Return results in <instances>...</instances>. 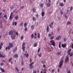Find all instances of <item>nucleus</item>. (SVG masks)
<instances>
[{"mask_svg": "<svg viewBox=\"0 0 73 73\" xmlns=\"http://www.w3.org/2000/svg\"><path fill=\"white\" fill-rule=\"evenodd\" d=\"M64 58V56H63L61 58L60 61L59 63V65L58 66L59 68H61V66H62V65L64 62L63 60Z\"/></svg>", "mask_w": 73, "mask_h": 73, "instance_id": "1", "label": "nucleus"}, {"mask_svg": "<svg viewBox=\"0 0 73 73\" xmlns=\"http://www.w3.org/2000/svg\"><path fill=\"white\" fill-rule=\"evenodd\" d=\"M25 44V43L24 42L22 44V48L23 51H25V46H24Z\"/></svg>", "mask_w": 73, "mask_h": 73, "instance_id": "2", "label": "nucleus"}, {"mask_svg": "<svg viewBox=\"0 0 73 73\" xmlns=\"http://www.w3.org/2000/svg\"><path fill=\"white\" fill-rule=\"evenodd\" d=\"M34 64V62H32L31 63L29 64V66H30V69H32V68H34V66L32 65Z\"/></svg>", "mask_w": 73, "mask_h": 73, "instance_id": "3", "label": "nucleus"}, {"mask_svg": "<svg viewBox=\"0 0 73 73\" xmlns=\"http://www.w3.org/2000/svg\"><path fill=\"white\" fill-rule=\"evenodd\" d=\"M16 37V35H12L11 36V37L12 40H14Z\"/></svg>", "mask_w": 73, "mask_h": 73, "instance_id": "4", "label": "nucleus"}, {"mask_svg": "<svg viewBox=\"0 0 73 73\" xmlns=\"http://www.w3.org/2000/svg\"><path fill=\"white\" fill-rule=\"evenodd\" d=\"M5 55H3V54L1 53H0V57L1 58H4V57H5Z\"/></svg>", "mask_w": 73, "mask_h": 73, "instance_id": "5", "label": "nucleus"}, {"mask_svg": "<svg viewBox=\"0 0 73 73\" xmlns=\"http://www.w3.org/2000/svg\"><path fill=\"white\" fill-rule=\"evenodd\" d=\"M9 46L11 47L12 48L13 46V44L12 43H9Z\"/></svg>", "mask_w": 73, "mask_h": 73, "instance_id": "6", "label": "nucleus"}, {"mask_svg": "<svg viewBox=\"0 0 73 73\" xmlns=\"http://www.w3.org/2000/svg\"><path fill=\"white\" fill-rule=\"evenodd\" d=\"M11 48L9 46H8V47H7L5 49L6 50H7V49H8V50H9L10 49V48Z\"/></svg>", "mask_w": 73, "mask_h": 73, "instance_id": "7", "label": "nucleus"}, {"mask_svg": "<svg viewBox=\"0 0 73 73\" xmlns=\"http://www.w3.org/2000/svg\"><path fill=\"white\" fill-rule=\"evenodd\" d=\"M13 33V30H11L10 31H9V35H12Z\"/></svg>", "mask_w": 73, "mask_h": 73, "instance_id": "8", "label": "nucleus"}, {"mask_svg": "<svg viewBox=\"0 0 73 73\" xmlns=\"http://www.w3.org/2000/svg\"><path fill=\"white\" fill-rule=\"evenodd\" d=\"M17 47L15 48L13 50V53L16 52L17 51Z\"/></svg>", "mask_w": 73, "mask_h": 73, "instance_id": "9", "label": "nucleus"}, {"mask_svg": "<svg viewBox=\"0 0 73 73\" xmlns=\"http://www.w3.org/2000/svg\"><path fill=\"white\" fill-rule=\"evenodd\" d=\"M46 5L47 7H49L50 6V4L49 3H47L46 4H45Z\"/></svg>", "mask_w": 73, "mask_h": 73, "instance_id": "10", "label": "nucleus"}, {"mask_svg": "<svg viewBox=\"0 0 73 73\" xmlns=\"http://www.w3.org/2000/svg\"><path fill=\"white\" fill-rule=\"evenodd\" d=\"M69 60V57L68 56H67L66 57V58L65 59V62H67L68 61V60Z\"/></svg>", "mask_w": 73, "mask_h": 73, "instance_id": "11", "label": "nucleus"}, {"mask_svg": "<svg viewBox=\"0 0 73 73\" xmlns=\"http://www.w3.org/2000/svg\"><path fill=\"white\" fill-rule=\"evenodd\" d=\"M0 69L1 70V71L2 72H3V73H5V70H4L3 68H0Z\"/></svg>", "mask_w": 73, "mask_h": 73, "instance_id": "12", "label": "nucleus"}, {"mask_svg": "<svg viewBox=\"0 0 73 73\" xmlns=\"http://www.w3.org/2000/svg\"><path fill=\"white\" fill-rule=\"evenodd\" d=\"M61 36H58L56 38V39L57 40H60V39H61Z\"/></svg>", "mask_w": 73, "mask_h": 73, "instance_id": "13", "label": "nucleus"}, {"mask_svg": "<svg viewBox=\"0 0 73 73\" xmlns=\"http://www.w3.org/2000/svg\"><path fill=\"white\" fill-rule=\"evenodd\" d=\"M37 45H38V44L37 43H35L34 44V47H37Z\"/></svg>", "mask_w": 73, "mask_h": 73, "instance_id": "14", "label": "nucleus"}, {"mask_svg": "<svg viewBox=\"0 0 73 73\" xmlns=\"http://www.w3.org/2000/svg\"><path fill=\"white\" fill-rule=\"evenodd\" d=\"M19 57V55L18 54H15L14 56V58H17Z\"/></svg>", "mask_w": 73, "mask_h": 73, "instance_id": "15", "label": "nucleus"}, {"mask_svg": "<svg viewBox=\"0 0 73 73\" xmlns=\"http://www.w3.org/2000/svg\"><path fill=\"white\" fill-rule=\"evenodd\" d=\"M70 51H71V49H70L69 50H68L67 53H68V54H69H69H70Z\"/></svg>", "mask_w": 73, "mask_h": 73, "instance_id": "16", "label": "nucleus"}, {"mask_svg": "<svg viewBox=\"0 0 73 73\" xmlns=\"http://www.w3.org/2000/svg\"><path fill=\"white\" fill-rule=\"evenodd\" d=\"M52 45H53L54 46H55V42H54V41H53L52 42Z\"/></svg>", "mask_w": 73, "mask_h": 73, "instance_id": "17", "label": "nucleus"}, {"mask_svg": "<svg viewBox=\"0 0 73 73\" xmlns=\"http://www.w3.org/2000/svg\"><path fill=\"white\" fill-rule=\"evenodd\" d=\"M65 46H66V44H62V46L63 47V48H65Z\"/></svg>", "mask_w": 73, "mask_h": 73, "instance_id": "18", "label": "nucleus"}, {"mask_svg": "<svg viewBox=\"0 0 73 73\" xmlns=\"http://www.w3.org/2000/svg\"><path fill=\"white\" fill-rule=\"evenodd\" d=\"M39 6L40 7H43V6H44V4H40L39 5Z\"/></svg>", "mask_w": 73, "mask_h": 73, "instance_id": "19", "label": "nucleus"}, {"mask_svg": "<svg viewBox=\"0 0 73 73\" xmlns=\"http://www.w3.org/2000/svg\"><path fill=\"white\" fill-rule=\"evenodd\" d=\"M49 26H48L47 27L46 30H47V32H49Z\"/></svg>", "mask_w": 73, "mask_h": 73, "instance_id": "20", "label": "nucleus"}, {"mask_svg": "<svg viewBox=\"0 0 73 73\" xmlns=\"http://www.w3.org/2000/svg\"><path fill=\"white\" fill-rule=\"evenodd\" d=\"M61 54V51L58 52L57 53V54H58V55H60Z\"/></svg>", "mask_w": 73, "mask_h": 73, "instance_id": "21", "label": "nucleus"}, {"mask_svg": "<svg viewBox=\"0 0 73 73\" xmlns=\"http://www.w3.org/2000/svg\"><path fill=\"white\" fill-rule=\"evenodd\" d=\"M59 5L61 7H63L64 5V4L62 3H60L59 4Z\"/></svg>", "mask_w": 73, "mask_h": 73, "instance_id": "22", "label": "nucleus"}, {"mask_svg": "<svg viewBox=\"0 0 73 73\" xmlns=\"http://www.w3.org/2000/svg\"><path fill=\"white\" fill-rule=\"evenodd\" d=\"M18 19H19V16L17 15L15 17V20H17Z\"/></svg>", "mask_w": 73, "mask_h": 73, "instance_id": "23", "label": "nucleus"}, {"mask_svg": "<svg viewBox=\"0 0 73 73\" xmlns=\"http://www.w3.org/2000/svg\"><path fill=\"white\" fill-rule=\"evenodd\" d=\"M71 24V22L68 21L67 22V25H70V24Z\"/></svg>", "mask_w": 73, "mask_h": 73, "instance_id": "24", "label": "nucleus"}, {"mask_svg": "<svg viewBox=\"0 0 73 73\" xmlns=\"http://www.w3.org/2000/svg\"><path fill=\"white\" fill-rule=\"evenodd\" d=\"M12 58H10L9 60V62H11V61L12 60Z\"/></svg>", "mask_w": 73, "mask_h": 73, "instance_id": "25", "label": "nucleus"}, {"mask_svg": "<svg viewBox=\"0 0 73 73\" xmlns=\"http://www.w3.org/2000/svg\"><path fill=\"white\" fill-rule=\"evenodd\" d=\"M31 38H33L34 37V35H33V34H32L31 35Z\"/></svg>", "mask_w": 73, "mask_h": 73, "instance_id": "26", "label": "nucleus"}, {"mask_svg": "<svg viewBox=\"0 0 73 73\" xmlns=\"http://www.w3.org/2000/svg\"><path fill=\"white\" fill-rule=\"evenodd\" d=\"M44 12H43L42 13V16L43 17L44 16Z\"/></svg>", "mask_w": 73, "mask_h": 73, "instance_id": "27", "label": "nucleus"}, {"mask_svg": "<svg viewBox=\"0 0 73 73\" xmlns=\"http://www.w3.org/2000/svg\"><path fill=\"white\" fill-rule=\"evenodd\" d=\"M41 53H40V54H38V56H39V57H41Z\"/></svg>", "mask_w": 73, "mask_h": 73, "instance_id": "28", "label": "nucleus"}, {"mask_svg": "<svg viewBox=\"0 0 73 73\" xmlns=\"http://www.w3.org/2000/svg\"><path fill=\"white\" fill-rule=\"evenodd\" d=\"M27 30H28V28L27 27H25L24 29V31L25 32H27Z\"/></svg>", "mask_w": 73, "mask_h": 73, "instance_id": "29", "label": "nucleus"}, {"mask_svg": "<svg viewBox=\"0 0 73 73\" xmlns=\"http://www.w3.org/2000/svg\"><path fill=\"white\" fill-rule=\"evenodd\" d=\"M40 49H41V48H39L38 49V53H39L40 52Z\"/></svg>", "mask_w": 73, "mask_h": 73, "instance_id": "30", "label": "nucleus"}, {"mask_svg": "<svg viewBox=\"0 0 73 73\" xmlns=\"http://www.w3.org/2000/svg\"><path fill=\"white\" fill-rule=\"evenodd\" d=\"M33 12L35 13L36 12V9H35V8H33Z\"/></svg>", "mask_w": 73, "mask_h": 73, "instance_id": "31", "label": "nucleus"}, {"mask_svg": "<svg viewBox=\"0 0 73 73\" xmlns=\"http://www.w3.org/2000/svg\"><path fill=\"white\" fill-rule=\"evenodd\" d=\"M15 69L17 71V72H18L19 69H18V68H17V67H15Z\"/></svg>", "mask_w": 73, "mask_h": 73, "instance_id": "32", "label": "nucleus"}, {"mask_svg": "<svg viewBox=\"0 0 73 73\" xmlns=\"http://www.w3.org/2000/svg\"><path fill=\"white\" fill-rule=\"evenodd\" d=\"M24 26L25 27H26L27 26V24L26 23H25L24 24Z\"/></svg>", "mask_w": 73, "mask_h": 73, "instance_id": "33", "label": "nucleus"}, {"mask_svg": "<svg viewBox=\"0 0 73 73\" xmlns=\"http://www.w3.org/2000/svg\"><path fill=\"white\" fill-rule=\"evenodd\" d=\"M40 37V33H38V38H39Z\"/></svg>", "mask_w": 73, "mask_h": 73, "instance_id": "34", "label": "nucleus"}, {"mask_svg": "<svg viewBox=\"0 0 73 73\" xmlns=\"http://www.w3.org/2000/svg\"><path fill=\"white\" fill-rule=\"evenodd\" d=\"M13 18V17H12V16H10L9 19H10V20H12V19Z\"/></svg>", "mask_w": 73, "mask_h": 73, "instance_id": "35", "label": "nucleus"}, {"mask_svg": "<svg viewBox=\"0 0 73 73\" xmlns=\"http://www.w3.org/2000/svg\"><path fill=\"white\" fill-rule=\"evenodd\" d=\"M53 38H54V36H52L50 38V40H53Z\"/></svg>", "mask_w": 73, "mask_h": 73, "instance_id": "36", "label": "nucleus"}, {"mask_svg": "<svg viewBox=\"0 0 73 73\" xmlns=\"http://www.w3.org/2000/svg\"><path fill=\"white\" fill-rule=\"evenodd\" d=\"M10 8L11 9H14V7L12 6L11 7H10Z\"/></svg>", "mask_w": 73, "mask_h": 73, "instance_id": "37", "label": "nucleus"}, {"mask_svg": "<svg viewBox=\"0 0 73 73\" xmlns=\"http://www.w3.org/2000/svg\"><path fill=\"white\" fill-rule=\"evenodd\" d=\"M49 27L50 28H52V29L53 28V27H52V25H51V24H50Z\"/></svg>", "mask_w": 73, "mask_h": 73, "instance_id": "38", "label": "nucleus"}, {"mask_svg": "<svg viewBox=\"0 0 73 73\" xmlns=\"http://www.w3.org/2000/svg\"><path fill=\"white\" fill-rule=\"evenodd\" d=\"M42 63V64H44V63H45V61L44 60H42L41 61Z\"/></svg>", "mask_w": 73, "mask_h": 73, "instance_id": "39", "label": "nucleus"}, {"mask_svg": "<svg viewBox=\"0 0 73 73\" xmlns=\"http://www.w3.org/2000/svg\"><path fill=\"white\" fill-rule=\"evenodd\" d=\"M4 17H5L6 19H7V15H4Z\"/></svg>", "mask_w": 73, "mask_h": 73, "instance_id": "40", "label": "nucleus"}, {"mask_svg": "<svg viewBox=\"0 0 73 73\" xmlns=\"http://www.w3.org/2000/svg\"><path fill=\"white\" fill-rule=\"evenodd\" d=\"M33 73H37V71L36 70H34L33 71Z\"/></svg>", "mask_w": 73, "mask_h": 73, "instance_id": "41", "label": "nucleus"}, {"mask_svg": "<svg viewBox=\"0 0 73 73\" xmlns=\"http://www.w3.org/2000/svg\"><path fill=\"white\" fill-rule=\"evenodd\" d=\"M33 28H34V26L33 25H32L31 26V29H33Z\"/></svg>", "mask_w": 73, "mask_h": 73, "instance_id": "42", "label": "nucleus"}, {"mask_svg": "<svg viewBox=\"0 0 73 73\" xmlns=\"http://www.w3.org/2000/svg\"><path fill=\"white\" fill-rule=\"evenodd\" d=\"M59 48H61V42H60L59 44Z\"/></svg>", "mask_w": 73, "mask_h": 73, "instance_id": "43", "label": "nucleus"}, {"mask_svg": "<svg viewBox=\"0 0 73 73\" xmlns=\"http://www.w3.org/2000/svg\"><path fill=\"white\" fill-rule=\"evenodd\" d=\"M23 22H21V24H20V26H23Z\"/></svg>", "mask_w": 73, "mask_h": 73, "instance_id": "44", "label": "nucleus"}, {"mask_svg": "<svg viewBox=\"0 0 73 73\" xmlns=\"http://www.w3.org/2000/svg\"><path fill=\"white\" fill-rule=\"evenodd\" d=\"M63 17H65L66 19H67V16L66 15H64L63 16Z\"/></svg>", "mask_w": 73, "mask_h": 73, "instance_id": "45", "label": "nucleus"}, {"mask_svg": "<svg viewBox=\"0 0 73 73\" xmlns=\"http://www.w3.org/2000/svg\"><path fill=\"white\" fill-rule=\"evenodd\" d=\"M28 56H29V53L27 54L26 55V57L27 58L28 57Z\"/></svg>", "mask_w": 73, "mask_h": 73, "instance_id": "46", "label": "nucleus"}, {"mask_svg": "<svg viewBox=\"0 0 73 73\" xmlns=\"http://www.w3.org/2000/svg\"><path fill=\"white\" fill-rule=\"evenodd\" d=\"M2 15V13H0V19H1V16Z\"/></svg>", "mask_w": 73, "mask_h": 73, "instance_id": "47", "label": "nucleus"}, {"mask_svg": "<svg viewBox=\"0 0 73 73\" xmlns=\"http://www.w3.org/2000/svg\"><path fill=\"white\" fill-rule=\"evenodd\" d=\"M70 57H72V56H73V53H72L71 54H70Z\"/></svg>", "mask_w": 73, "mask_h": 73, "instance_id": "48", "label": "nucleus"}, {"mask_svg": "<svg viewBox=\"0 0 73 73\" xmlns=\"http://www.w3.org/2000/svg\"><path fill=\"white\" fill-rule=\"evenodd\" d=\"M13 13H11L10 14V16H13Z\"/></svg>", "mask_w": 73, "mask_h": 73, "instance_id": "49", "label": "nucleus"}, {"mask_svg": "<svg viewBox=\"0 0 73 73\" xmlns=\"http://www.w3.org/2000/svg\"><path fill=\"white\" fill-rule=\"evenodd\" d=\"M67 39H66V38H64V41H66Z\"/></svg>", "mask_w": 73, "mask_h": 73, "instance_id": "50", "label": "nucleus"}, {"mask_svg": "<svg viewBox=\"0 0 73 73\" xmlns=\"http://www.w3.org/2000/svg\"><path fill=\"white\" fill-rule=\"evenodd\" d=\"M35 20H36V18L35 17H33V21H35Z\"/></svg>", "mask_w": 73, "mask_h": 73, "instance_id": "51", "label": "nucleus"}, {"mask_svg": "<svg viewBox=\"0 0 73 73\" xmlns=\"http://www.w3.org/2000/svg\"><path fill=\"white\" fill-rule=\"evenodd\" d=\"M24 6H23L21 7V9H24Z\"/></svg>", "mask_w": 73, "mask_h": 73, "instance_id": "52", "label": "nucleus"}, {"mask_svg": "<svg viewBox=\"0 0 73 73\" xmlns=\"http://www.w3.org/2000/svg\"><path fill=\"white\" fill-rule=\"evenodd\" d=\"M72 9H73V7L72 6H71L70 8V11H72Z\"/></svg>", "mask_w": 73, "mask_h": 73, "instance_id": "53", "label": "nucleus"}, {"mask_svg": "<svg viewBox=\"0 0 73 73\" xmlns=\"http://www.w3.org/2000/svg\"><path fill=\"white\" fill-rule=\"evenodd\" d=\"M16 35L17 36L19 35V33H18V32H16Z\"/></svg>", "mask_w": 73, "mask_h": 73, "instance_id": "54", "label": "nucleus"}, {"mask_svg": "<svg viewBox=\"0 0 73 73\" xmlns=\"http://www.w3.org/2000/svg\"><path fill=\"white\" fill-rule=\"evenodd\" d=\"M53 24H54V21H52V23H51V25H53Z\"/></svg>", "mask_w": 73, "mask_h": 73, "instance_id": "55", "label": "nucleus"}, {"mask_svg": "<svg viewBox=\"0 0 73 73\" xmlns=\"http://www.w3.org/2000/svg\"><path fill=\"white\" fill-rule=\"evenodd\" d=\"M23 36H21V40H23Z\"/></svg>", "mask_w": 73, "mask_h": 73, "instance_id": "56", "label": "nucleus"}, {"mask_svg": "<svg viewBox=\"0 0 73 73\" xmlns=\"http://www.w3.org/2000/svg\"><path fill=\"white\" fill-rule=\"evenodd\" d=\"M1 65H2V66H4V63H1Z\"/></svg>", "mask_w": 73, "mask_h": 73, "instance_id": "57", "label": "nucleus"}, {"mask_svg": "<svg viewBox=\"0 0 73 73\" xmlns=\"http://www.w3.org/2000/svg\"><path fill=\"white\" fill-rule=\"evenodd\" d=\"M60 14L61 15H62V14H63V13H62V11H60Z\"/></svg>", "mask_w": 73, "mask_h": 73, "instance_id": "58", "label": "nucleus"}, {"mask_svg": "<svg viewBox=\"0 0 73 73\" xmlns=\"http://www.w3.org/2000/svg\"><path fill=\"white\" fill-rule=\"evenodd\" d=\"M17 25V22H16L15 23V25L16 26Z\"/></svg>", "mask_w": 73, "mask_h": 73, "instance_id": "59", "label": "nucleus"}, {"mask_svg": "<svg viewBox=\"0 0 73 73\" xmlns=\"http://www.w3.org/2000/svg\"><path fill=\"white\" fill-rule=\"evenodd\" d=\"M72 48L73 49V43L72 44Z\"/></svg>", "mask_w": 73, "mask_h": 73, "instance_id": "60", "label": "nucleus"}, {"mask_svg": "<svg viewBox=\"0 0 73 73\" xmlns=\"http://www.w3.org/2000/svg\"><path fill=\"white\" fill-rule=\"evenodd\" d=\"M53 42V40H51L50 41V43H52V42Z\"/></svg>", "mask_w": 73, "mask_h": 73, "instance_id": "61", "label": "nucleus"}, {"mask_svg": "<svg viewBox=\"0 0 73 73\" xmlns=\"http://www.w3.org/2000/svg\"><path fill=\"white\" fill-rule=\"evenodd\" d=\"M52 35H51V34H48V36L49 37H50V36H51Z\"/></svg>", "mask_w": 73, "mask_h": 73, "instance_id": "62", "label": "nucleus"}, {"mask_svg": "<svg viewBox=\"0 0 73 73\" xmlns=\"http://www.w3.org/2000/svg\"><path fill=\"white\" fill-rule=\"evenodd\" d=\"M30 62H32V59L31 58L30 60Z\"/></svg>", "mask_w": 73, "mask_h": 73, "instance_id": "63", "label": "nucleus"}, {"mask_svg": "<svg viewBox=\"0 0 73 73\" xmlns=\"http://www.w3.org/2000/svg\"><path fill=\"white\" fill-rule=\"evenodd\" d=\"M15 22L13 23V24H12L13 25H15Z\"/></svg>", "mask_w": 73, "mask_h": 73, "instance_id": "64", "label": "nucleus"}]
</instances>
